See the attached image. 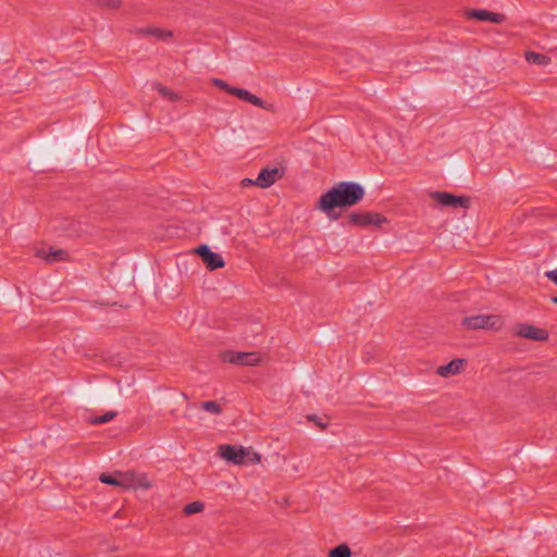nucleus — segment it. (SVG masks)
Wrapping results in <instances>:
<instances>
[{
  "mask_svg": "<svg viewBox=\"0 0 557 557\" xmlns=\"http://www.w3.org/2000/svg\"><path fill=\"white\" fill-rule=\"evenodd\" d=\"M364 189L355 182H341L324 193L317 208L331 218L335 208H345L357 205L362 200Z\"/></svg>",
  "mask_w": 557,
  "mask_h": 557,
  "instance_id": "nucleus-1",
  "label": "nucleus"
},
{
  "mask_svg": "<svg viewBox=\"0 0 557 557\" xmlns=\"http://www.w3.org/2000/svg\"><path fill=\"white\" fill-rule=\"evenodd\" d=\"M220 456L233 465H244L248 459L250 462H259L260 456L250 451L248 448L236 447L233 445H221L219 447Z\"/></svg>",
  "mask_w": 557,
  "mask_h": 557,
  "instance_id": "nucleus-2",
  "label": "nucleus"
},
{
  "mask_svg": "<svg viewBox=\"0 0 557 557\" xmlns=\"http://www.w3.org/2000/svg\"><path fill=\"white\" fill-rule=\"evenodd\" d=\"M504 320L497 314H478L467 317L462 320V326L467 330H492L498 331L503 327Z\"/></svg>",
  "mask_w": 557,
  "mask_h": 557,
  "instance_id": "nucleus-3",
  "label": "nucleus"
},
{
  "mask_svg": "<svg viewBox=\"0 0 557 557\" xmlns=\"http://www.w3.org/2000/svg\"><path fill=\"white\" fill-rule=\"evenodd\" d=\"M220 357L224 362L248 367L257 366L261 361L260 355L256 351L243 352L225 350L221 352Z\"/></svg>",
  "mask_w": 557,
  "mask_h": 557,
  "instance_id": "nucleus-4",
  "label": "nucleus"
},
{
  "mask_svg": "<svg viewBox=\"0 0 557 557\" xmlns=\"http://www.w3.org/2000/svg\"><path fill=\"white\" fill-rule=\"evenodd\" d=\"M151 486V481L145 473L122 472V488L124 490H149Z\"/></svg>",
  "mask_w": 557,
  "mask_h": 557,
  "instance_id": "nucleus-5",
  "label": "nucleus"
},
{
  "mask_svg": "<svg viewBox=\"0 0 557 557\" xmlns=\"http://www.w3.org/2000/svg\"><path fill=\"white\" fill-rule=\"evenodd\" d=\"M431 197L443 207L469 208L470 198L466 196H455L445 191H434Z\"/></svg>",
  "mask_w": 557,
  "mask_h": 557,
  "instance_id": "nucleus-6",
  "label": "nucleus"
},
{
  "mask_svg": "<svg viewBox=\"0 0 557 557\" xmlns=\"http://www.w3.org/2000/svg\"><path fill=\"white\" fill-rule=\"evenodd\" d=\"M352 225L366 227L369 225L380 226L386 222V219L380 213L372 212H352L348 216Z\"/></svg>",
  "mask_w": 557,
  "mask_h": 557,
  "instance_id": "nucleus-7",
  "label": "nucleus"
},
{
  "mask_svg": "<svg viewBox=\"0 0 557 557\" xmlns=\"http://www.w3.org/2000/svg\"><path fill=\"white\" fill-rule=\"evenodd\" d=\"M195 251L200 256L202 262L210 271L221 269L225 265L223 257L220 253L211 251L207 245L199 246Z\"/></svg>",
  "mask_w": 557,
  "mask_h": 557,
  "instance_id": "nucleus-8",
  "label": "nucleus"
},
{
  "mask_svg": "<svg viewBox=\"0 0 557 557\" xmlns=\"http://www.w3.org/2000/svg\"><path fill=\"white\" fill-rule=\"evenodd\" d=\"M515 334L519 337L535 342H544L548 338V333L545 330L527 323L516 325Z\"/></svg>",
  "mask_w": 557,
  "mask_h": 557,
  "instance_id": "nucleus-9",
  "label": "nucleus"
},
{
  "mask_svg": "<svg viewBox=\"0 0 557 557\" xmlns=\"http://www.w3.org/2000/svg\"><path fill=\"white\" fill-rule=\"evenodd\" d=\"M282 177V171L277 168L262 169L255 180L253 184L260 188H268L272 186L278 178Z\"/></svg>",
  "mask_w": 557,
  "mask_h": 557,
  "instance_id": "nucleus-10",
  "label": "nucleus"
},
{
  "mask_svg": "<svg viewBox=\"0 0 557 557\" xmlns=\"http://www.w3.org/2000/svg\"><path fill=\"white\" fill-rule=\"evenodd\" d=\"M231 95L236 96L243 101L249 102L258 108L264 109V110H272V104L267 103L261 98L257 97L256 95L250 94L248 90L243 88L234 87V89H231Z\"/></svg>",
  "mask_w": 557,
  "mask_h": 557,
  "instance_id": "nucleus-11",
  "label": "nucleus"
},
{
  "mask_svg": "<svg viewBox=\"0 0 557 557\" xmlns=\"http://www.w3.org/2000/svg\"><path fill=\"white\" fill-rule=\"evenodd\" d=\"M467 15L471 18H475L479 21L491 22L495 24H500L505 21V15L500 13L490 12L487 10H472L467 13Z\"/></svg>",
  "mask_w": 557,
  "mask_h": 557,
  "instance_id": "nucleus-12",
  "label": "nucleus"
},
{
  "mask_svg": "<svg viewBox=\"0 0 557 557\" xmlns=\"http://www.w3.org/2000/svg\"><path fill=\"white\" fill-rule=\"evenodd\" d=\"M465 363V359H454L449 363L438 367L436 373L442 377L457 375L463 370Z\"/></svg>",
  "mask_w": 557,
  "mask_h": 557,
  "instance_id": "nucleus-13",
  "label": "nucleus"
},
{
  "mask_svg": "<svg viewBox=\"0 0 557 557\" xmlns=\"http://www.w3.org/2000/svg\"><path fill=\"white\" fill-rule=\"evenodd\" d=\"M40 257L45 258L47 262L53 263L62 260H66L67 252L63 249L51 248L48 252L39 251Z\"/></svg>",
  "mask_w": 557,
  "mask_h": 557,
  "instance_id": "nucleus-14",
  "label": "nucleus"
},
{
  "mask_svg": "<svg viewBox=\"0 0 557 557\" xmlns=\"http://www.w3.org/2000/svg\"><path fill=\"white\" fill-rule=\"evenodd\" d=\"M524 57H525V60L529 63H532V64H537V65H541V66H546V65H548L550 63V58L549 57H547L545 54H541V53L534 52V51L525 52Z\"/></svg>",
  "mask_w": 557,
  "mask_h": 557,
  "instance_id": "nucleus-15",
  "label": "nucleus"
},
{
  "mask_svg": "<svg viewBox=\"0 0 557 557\" xmlns=\"http://www.w3.org/2000/svg\"><path fill=\"white\" fill-rule=\"evenodd\" d=\"M99 480L104 484L122 487V472H116L114 475L102 473Z\"/></svg>",
  "mask_w": 557,
  "mask_h": 557,
  "instance_id": "nucleus-16",
  "label": "nucleus"
},
{
  "mask_svg": "<svg viewBox=\"0 0 557 557\" xmlns=\"http://www.w3.org/2000/svg\"><path fill=\"white\" fill-rule=\"evenodd\" d=\"M329 557H351V552L347 544H339L330 550Z\"/></svg>",
  "mask_w": 557,
  "mask_h": 557,
  "instance_id": "nucleus-17",
  "label": "nucleus"
},
{
  "mask_svg": "<svg viewBox=\"0 0 557 557\" xmlns=\"http://www.w3.org/2000/svg\"><path fill=\"white\" fill-rule=\"evenodd\" d=\"M152 87L164 98H169L171 101H178L180 96L169 88L160 85V84H153Z\"/></svg>",
  "mask_w": 557,
  "mask_h": 557,
  "instance_id": "nucleus-18",
  "label": "nucleus"
},
{
  "mask_svg": "<svg viewBox=\"0 0 557 557\" xmlns=\"http://www.w3.org/2000/svg\"><path fill=\"white\" fill-rule=\"evenodd\" d=\"M203 509H205L203 503H201V502H193L190 504H187L184 507L183 512L186 516H190V515H194V513L201 512Z\"/></svg>",
  "mask_w": 557,
  "mask_h": 557,
  "instance_id": "nucleus-19",
  "label": "nucleus"
},
{
  "mask_svg": "<svg viewBox=\"0 0 557 557\" xmlns=\"http://www.w3.org/2000/svg\"><path fill=\"white\" fill-rule=\"evenodd\" d=\"M147 35H151L161 40H166L172 36V33L161 28H148L145 30Z\"/></svg>",
  "mask_w": 557,
  "mask_h": 557,
  "instance_id": "nucleus-20",
  "label": "nucleus"
},
{
  "mask_svg": "<svg viewBox=\"0 0 557 557\" xmlns=\"http://www.w3.org/2000/svg\"><path fill=\"white\" fill-rule=\"evenodd\" d=\"M200 407L202 410L210 413L219 414L221 412L220 405L214 400L203 401Z\"/></svg>",
  "mask_w": 557,
  "mask_h": 557,
  "instance_id": "nucleus-21",
  "label": "nucleus"
},
{
  "mask_svg": "<svg viewBox=\"0 0 557 557\" xmlns=\"http://www.w3.org/2000/svg\"><path fill=\"white\" fill-rule=\"evenodd\" d=\"M115 412L114 411H108L107 413L102 414V416H98V417H95L91 419V423L92 424H102V423H107L109 421H111L114 417H115Z\"/></svg>",
  "mask_w": 557,
  "mask_h": 557,
  "instance_id": "nucleus-22",
  "label": "nucleus"
},
{
  "mask_svg": "<svg viewBox=\"0 0 557 557\" xmlns=\"http://www.w3.org/2000/svg\"><path fill=\"white\" fill-rule=\"evenodd\" d=\"M211 82L215 87H219V88L225 90L230 95H231V89H234V87L230 86L227 83H225L224 81H222L220 78H213Z\"/></svg>",
  "mask_w": 557,
  "mask_h": 557,
  "instance_id": "nucleus-23",
  "label": "nucleus"
},
{
  "mask_svg": "<svg viewBox=\"0 0 557 557\" xmlns=\"http://www.w3.org/2000/svg\"><path fill=\"white\" fill-rule=\"evenodd\" d=\"M99 4L110 9H117L121 5V0H98Z\"/></svg>",
  "mask_w": 557,
  "mask_h": 557,
  "instance_id": "nucleus-24",
  "label": "nucleus"
},
{
  "mask_svg": "<svg viewBox=\"0 0 557 557\" xmlns=\"http://www.w3.org/2000/svg\"><path fill=\"white\" fill-rule=\"evenodd\" d=\"M545 276L557 285V269L552 270V271H547L545 273Z\"/></svg>",
  "mask_w": 557,
  "mask_h": 557,
  "instance_id": "nucleus-25",
  "label": "nucleus"
},
{
  "mask_svg": "<svg viewBox=\"0 0 557 557\" xmlns=\"http://www.w3.org/2000/svg\"><path fill=\"white\" fill-rule=\"evenodd\" d=\"M253 182H255V180L245 178V180H243L242 183L244 186H248V185H255Z\"/></svg>",
  "mask_w": 557,
  "mask_h": 557,
  "instance_id": "nucleus-26",
  "label": "nucleus"
},
{
  "mask_svg": "<svg viewBox=\"0 0 557 557\" xmlns=\"http://www.w3.org/2000/svg\"><path fill=\"white\" fill-rule=\"evenodd\" d=\"M552 300L554 304H557V296L553 297Z\"/></svg>",
  "mask_w": 557,
  "mask_h": 557,
  "instance_id": "nucleus-27",
  "label": "nucleus"
},
{
  "mask_svg": "<svg viewBox=\"0 0 557 557\" xmlns=\"http://www.w3.org/2000/svg\"><path fill=\"white\" fill-rule=\"evenodd\" d=\"M319 426L324 428L325 425L321 422H317Z\"/></svg>",
  "mask_w": 557,
  "mask_h": 557,
  "instance_id": "nucleus-28",
  "label": "nucleus"
}]
</instances>
